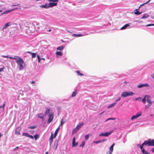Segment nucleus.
I'll return each mask as SVG.
<instances>
[{
	"instance_id": "nucleus-1",
	"label": "nucleus",
	"mask_w": 154,
	"mask_h": 154,
	"mask_svg": "<svg viewBox=\"0 0 154 154\" xmlns=\"http://www.w3.org/2000/svg\"><path fill=\"white\" fill-rule=\"evenodd\" d=\"M16 63L19 65V69L22 70L24 68L23 64L24 63V61L22 58H20V60H17L16 61Z\"/></svg>"
},
{
	"instance_id": "nucleus-2",
	"label": "nucleus",
	"mask_w": 154,
	"mask_h": 154,
	"mask_svg": "<svg viewBox=\"0 0 154 154\" xmlns=\"http://www.w3.org/2000/svg\"><path fill=\"white\" fill-rule=\"evenodd\" d=\"M146 145L148 146H154V139H149L145 141Z\"/></svg>"
},
{
	"instance_id": "nucleus-3",
	"label": "nucleus",
	"mask_w": 154,
	"mask_h": 154,
	"mask_svg": "<svg viewBox=\"0 0 154 154\" xmlns=\"http://www.w3.org/2000/svg\"><path fill=\"white\" fill-rule=\"evenodd\" d=\"M134 94L131 92H124L122 93L121 96L125 97L128 96H132Z\"/></svg>"
},
{
	"instance_id": "nucleus-4",
	"label": "nucleus",
	"mask_w": 154,
	"mask_h": 154,
	"mask_svg": "<svg viewBox=\"0 0 154 154\" xmlns=\"http://www.w3.org/2000/svg\"><path fill=\"white\" fill-rule=\"evenodd\" d=\"M84 123L83 122H82L81 123L77 125L76 127L73 129V133H75L77 132L82 127Z\"/></svg>"
},
{
	"instance_id": "nucleus-5",
	"label": "nucleus",
	"mask_w": 154,
	"mask_h": 154,
	"mask_svg": "<svg viewBox=\"0 0 154 154\" xmlns=\"http://www.w3.org/2000/svg\"><path fill=\"white\" fill-rule=\"evenodd\" d=\"M146 100L147 102L149 103V104L145 106V108L146 109L150 106L152 104V102L151 100L150 97L149 96H146Z\"/></svg>"
},
{
	"instance_id": "nucleus-6",
	"label": "nucleus",
	"mask_w": 154,
	"mask_h": 154,
	"mask_svg": "<svg viewBox=\"0 0 154 154\" xmlns=\"http://www.w3.org/2000/svg\"><path fill=\"white\" fill-rule=\"evenodd\" d=\"M113 131L112 130L111 131H110L109 132H106L105 133H101L100 134H99L100 136H106V137H107L109 135L111 134L112 133V132H113Z\"/></svg>"
},
{
	"instance_id": "nucleus-7",
	"label": "nucleus",
	"mask_w": 154,
	"mask_h": 154,
	"mask_svg": "<svg viewBox=\"0 0 154 154\" xmlns=\"http://www.w3.org/2000/svg\"><path fill=\"white\" fill-rule=\"evenodd\" d=\"M146 145V143L145 141L141 145L139 144L137 145V146L138 147H139V146H140V147L141 150V152H142V153L144 152V148H143V147L144 145Z\"/></svg>"
},
{
	"instance_id": "nucleus-8",
	"label": "nucleus",
	"mask_w": 154,
	"mask_h": 154,
	"mask_svg": "<svg viewBox=\"0 0 154 154\" xmlns=\"http://www.w3.org/2000/svg\"><path fill=\"white\" fill-rule=\"evenodd\" d=\"M21 130V128L20 127H17L15 131V134L19 135L20 134V132Z\"/></svg>"
},
{
	"instance_id": "nucleus-9",
	"label": "nucleus",
	"mask_w": 154,
	"mask_h": 154,
	"mask_svg": "<svg viewBox=\"0 0 154 154\" xmlns=\"http://www.w3.org/2000/svg\"><path fill=\"white\" fill-rule=\"evenodd\" d=\"M53 116L52 114H50L49 115V118L47 122V123L49 124L53 120Z\"/></svg>"
},
{
	"instance_id": "nucleus-10",
	"label": "nucleus",
	"mask_w": 154,
	"mask_h": 154,
	"mask_svg": "<svg viewBox=\"0 0 154 154\" xmlns=\"http://www.w3.org/2000/svg\"><path fill=\"white\" fill-rule=\"evenodd\" d=\"M114 145L115 143H113L112 144V145H111V146L110 147L109 151V153L108 154H111L112 153V151L113 150V146H114Z\"/></svg>"
},
{
	"instance_id": "nucleus-11",
	"label": "nucleus",
	"mask_w": 154,
	"mask_h": 154,
	"mask_svg": "<svg viewBox=\"0 0 154 154\" xmlns=\"http://www.w3.org/2000/svg\"><path fill=\"white\" fill-rule=\"evenodd\" d=\"M75 137L73 138L72 141V146L73 147H75L77 146L78 145V143L77 142L75 144Z\"/></svg>"
},
{
	"instance_id": "nucleus-12",
	"label": "nucleus",
	"mask_w": 154,
	"mask_h": 154,
	"mask_svg": "<svg viewBox=\"0 0 154 154\" xmlns=\"http://www.w3.org/2000/svg\"><path fill=\"white\" fill-rule=\"evenodd\" d=\"M11 25V23L10 22H8L6 23L4 26L2 28V30H3L4 29L7 28L9 26Z\"/></svg>"
},
{
	"instance_id": "nucleus-13",
	"label": "nucleus",
	"mask_w": 154,
	"mask_h": 154,
	"mask_svg": "<svg viewBox=\"0 0 154 154\" xmlns=\"http://www.w3.org/2000/svg\"><path fill=\"white\" fill-rule=\"evenodd\" d=\"M57 3L50 2L49 4V7H52L54 6H56L57 5Z\"/></svg>"
},
{
	"instance_id": "nucleus-14",
	"label": "nucleus",
	"mask_w": 154,
	"mask_h": 154,
	"mask_svg": "<svg viewBox=\"0 0 154 154\" xmlns=\"http://www.w3.org/2000/svg\"><path fill=\"white\" fill-rule=\"evenodd\" d=\"M55 54L57 57L61 56L63 54L62 52L58 51L56 52Z\"/></svg>"
},
{
	"instance_id": "nucleus-15",
	"label": "nucleus",
	"mask_w": 154,
	"mask_h": 154,
	"mask_svg": "<svg viewBox=\"0 0 154 154\" xmlns=\"http://www.w3.org/2000/svg\"><path fill=\"white\" fill-rule=\"evenodd\" d=\"M60 129V127H59L55 131V132H54V138H55L56 137V136L57 134V133H58V132L59 130Z\"/></svg>"
},
{
	"instance_id": "nucleus-16",
	"label": "nucleus",
	"mask_w": 154,
	"mask_h": 154,
	"mask_svg": "<svg viewBox=\"0 0 154 154\" xmlns=\"http://www.w3.org/2000/svg\"><path fill=\"white\" fill-rule=\"evenodd\" d=\"M38 117L43 120L44 119V115L43 113H40L38 115Z\"/></svg>"
},
{
	"instance_id": "nucleus-17",
	"label": "nucleus",
	"mask_w": 154,
	"mask_h": 154,
	"mask_svg": "<svg viewBox=\"0 0 154 154\" xmlns=\"http://www.w3.org/2000/svg\"><path fill=\"white\" fill-rule=\"evenodd\" d=\"M130 26L129 25V24H126L125 25H124V26H123V27H122L121 28V30H122V29H126V28L127 27H128Z\"/></svg>"
},
{
	"instance_id": "nucleus-18",
	"label": "nucleus",
	"mask_w": 154,
	"mask_h": 154,
	"mask_svg": "<svg viewBox=\"0 0 154 154\" xmlns=\"http://www.w3.org/2000/svg\"><path fill=\"white\" fill-rule=\"evenodd\" d=\"M53 139V135L52 134H51V137L49 139V141L50 143H52Z\"/></svg>"
},
{
	"instance_id": "nucleus-19",
	"label": "nucleus",
	"mask_w": 154,
	"mask_h": 154,
	"mask_svg": "<svg viewBox=\"0 0 154 154\" xmlns=\"http://www.w3.org/2000/svg\"><path fill=\"white\" fill-rule=\"evenodd\" d=\"M72 36H74V37H78L83 36V35L81 34H73L72 35Z\"/></svg>"
},
{
	"instance_id": "nucleus-20",
	"label": "nucleus",
	"mask_w": 154,
	"mask_h": 154,
	"mask_svg": "<svg viewBox=\"0 0 154 154\" xmlns=\"http://www.w3.org/2000/svg\"><path fill=\"white\" fill-rule=\"evenodd\" d=\"M142 112H137L136 114V116L137 117V118L139 117L141 115H142Z\"/></svg>"
},
{
	"instance_id": "nucleus-21",
	"label": "nucleus",
	"mask_w": 154,
	"mask_h": 154,
	"mask_svg": "<svg viewBox=\"0 0 154 154\" xmlns=\"http://www.w3.org/2000/svg\"><path fill=\"white\" fill-rule=\"evenodd\" d=\"M41 7L45 8H49V5H47L46 4H45V5H42Z\"/></svg>"
},
{
	"instance_id": "nucleus-22",
	"label": "nucleus",
	"mask_w": 154,
	"mask_h": 154,
	"mask_svg": "<svg viewBox=\"0 0 154 154\" xmlns=\"http://www.w3.org/2000/svg\"><path fill=\"white\" fill-rule=\"evenodd\" d=\"M64 48V47L63 46H62L59 47H58L57 48V50H59L60 51H61L63 50Z\"/></svg>"
},
{
	"instance_id": "nucleus-23",
	"label": "nucleus",
	"mask_w": 154,
	"mask_h": 154,
	"mask_svg": "<svg viewBox=\"0 0 154 154\" xmlns=\"http://www.w3.org/2000/svg\"><path fill=\"white\" fill-rule=\"evenodd\" d=\"M20 58H21L20 57L15 56L14 57L13 59L16 60H20Z\"/></svg>"
},
{
	"instance_id": "nucleus-24",
	"label": "nucleus",
	"mask_w": 154,
	"mask_h": 154,
	"mask_svg": "<svg viewBox=\"0 0 154 154\" xmlns=\"http://www.w3.org/2000/svg\"><path fill=\"white\" fill-rule=\"evenodd\" d=\"M146 96L147 95H146L142 100V101L144 103H146Z\"/></svg>"
},
{
	"instance_id": "nucleus-25",
	"label": "nucleus",
	"mask_w": 154,
	"mask_h": 154,
	"mask_svg": "<svg viewBox=\"0 0 154 154\" xmlns=\"http://www.w3.org/2000/svg\"><path fill=\"white\" fill-rule=\"evenodd\" d=\"M77 94V93L75 91H74L72 92V97H75L76 96V94Z\"/></svg>"
},
{
	"instance_id": "nucleus-26",
	"label": "nucleus",
	"mask_w": 154,
	"mask_h": 154,
	"mask_svg": "<svg viewBox=\"0 0 154 154\" xmlns=\"http://www.w3.org/2000/svg\"><path fill=\"white\" fill-rule=\"evenodd\" d=\"M137 118V117L136 116V115L133 116L131 118V120H132L134 119H136V118Z\"/></svg>"
},
{
	"instance_id": "nucleus-27",
	"label": "nucleus",
	"mask_w": 154,
	"mask_h": 154,
	"mask_svg": "<svg viewBox=\"0 0 154 154\" xmlns=\"http://www.w3.org/2000/svg\"><path fill=\"white\" fill-rule=\"evenodd\" d=\"M76 72L77 73V75H80V76H82L83 75V74L81 73L79 71H76Z\"/></svg>"
},
{
	"instance_id": "nucleus-28",
	"label": "nucleus",
	"mask_w": 154,
	"mask_h": 154,
	"mask_svg": "<svg viewBox=\"0 0 154 154\" xmlns=\"http://www.w3.org/2000/svg\"><path fill=\"white\" fill-rule=\"evenodd\" d=\"M116 104V103H114L112 104L109 105L108 106V108L112 107L114 106Z\"/></svg>"
},
{
	"instance_id": "nucleus-29",
	"label": "nucleus",
	"mask_w": 154,
	"mask_h": 154,
	"mask_svg": "<svg viewBox=\"0 0 154 154\" xmlns=\"http://www.w3.org/2000/svg\"><path fill=\"white\" fill-rule=\"evenodd\" d=\"M5 104V102H4L3 105L2 106H0V109H1V108H3V110H4V109Z\"/></svg>"
},
{
	"instance_id": "nucleus-30",
	"label": "nucleus",
	"mask_w": 154,
	"mask_h": 154,
	"mask_svg": "<svg viewBox=\"0 0 154 154\" xmlns=\"http://www.w3.org/2000/svg\"><path fill=\"white\" fill-rule=\"evenodd\" d=\"M32 58H35L36 57V53H32L31 54Z\"/></svg>"
},
{
	"instance_id": "nucleus-31",
	"label": "nucleus",
	"mask_w": 154,
	"mask_h": 154,
	"mask_svg": "<svg viewBox=\"0 0 154 154\" xmlns=\"http://www.w3.org/2000/svg\"><path fill=\"white\" fill-rule=\"evenodd\" d=\"M29 135V134L27 133H23V136H25L27 137H28Z\"/></svg>"
},
{
	"instance_id": "nucleus-32",
	"label": "nucleus",
	"mask_w": 154,
	"mask_h": 154,
	"mask_svg": "<svg viewBox=\"0 0 154 154\" xmlns=\"http://www.w3.org/2000/svg\"><path fill=\"white\" fill-rule=\"evenodd\" d=\"M37 127L36 126H30L29 127V128L31 129H33L36 128Z\"/></svg>"
},
{
	"instance_id": "nucleus-33",
	"label": "nucleus",
	"mask_w": 154,
	"mask_h": 154,
	"mask_svg": "<svg viewBox=\"0 0 154 154\" xmlns=\"http://www.w3.org/2000/svg\"><path fill=\"white\" fill-rule=\"evenodd\" d=\"M115 119V118H109V119H106L105 121V122H106V121H108L110 120H114Z\"/></svg>"
},
{
	"instance_id": "nucleus-34",
	"label": "nucleus",
	"mask_w": 154,
	"mask_h": 154,
	"mask_svg": "<svg viewBox=\"0 0 154 154\" xmlns=\"http://www.w3.org/2000/svg\"><path fill=\"white\" fill-rule=\"evenodd\" d=\"M149 17V15L147 14L144 15L142 17V18H147Z\"/></svg>"
},
{
	"instance_id": "nucleus-35",
	"label": "nucleus",
	"mask_w": 154,
	"mask_h": 154,
	"mask_svg": "<svg viewBox=\"0 0 154 154\" xmlns=\"http://www.w3.org/2000/svg\"><path fill=\"white\" fill-rule=\"evenodd\" d=\"M136 11L135 12V14H136L139 15L141 13H140V12L137 11V9H136Z\"/></svg>"
},
{
	"instance_id": "nucleus-36",
	"label": "nucleus",
	"mask_w": 154,
	"mask_h": 154,
	"mask_svg": "<svg viewBox=\"0 0 154 154\" xmlns=\"http://www.w3.org/2000/svg\"><path fill=\"white\" fill-rule=\"evenodd\" d=\"M89 135L88 134H87V135H86L85 136V140H87L88 139V138H89Z\"/></svg>"
},
{
	"instance_id": "nucleus-37",
	"label": "nucleus",
	"mask_w": 154,
	"mask_h": 154,
	"mask_svg": "<svg viewBox=\"0 0 154 154\" xmlns=\"http://www.w3.org/2000/svg\"><path fill=\"white\" fill-rule=\"evenodd\" d=\"M144 152L143 153L144 154H150V153L149 152H148L146 150H145V149L144 151Z\"/></svg>"
},
{
	"instance_id": "nucleus-38",
	"label": "nucleus",
	"mask_w": 154,
	"mask_h": 154,
	"mask_svg": "<svg viewBox=\"0 0 154 154\" xmlns=\"http://www.w3.org/2000/svg\"><path fill=\"white\" fill-rule=\"evenodd\" d=\"M49 111H50L49 109H48L46 110V112L45 113V115H46V114L49 113Z\"/></svg>"
},
{
	"instance_id": "nucleus-39",
	"label": "nucleus",
	"mask_w": 154,
	"mask_h": 154,
	"mask_svg": "<svg viewBox=\"0 0 154 154\" xmlns=\"http://www.w3.org/2000/svg\"><path fill=\"white\" fill-rule=\"evenodd\" d=\"M143 86H144L143 85V84H140V85H138L137 86V87L138 88H141L142 87H143Z\"/></svg>"
},
{
	"instance_id": "nucleus-40",
	"label": "nucleus",
	"mask_w": 154,
	"mask_h": 154,
	"mask_svg": "<svg viewBox=\"0 0 154 154\" xmlns=\"http://www.w3.org/2000/svg\"><path fill=\"white\" fill-rule=\"evenodd\" d=\"M37 58H38V62H40V60H41V58H40L39 56L38 55L37 56Z\"/></svg>"
},
{
	"instance_id": "nucleus-41",
	"label": "nucleus",
	"mask_w": 154,
	"mask_h": 154,
	"mask_svg": "<svg viewBox=\"0 0 154 154\" xmlns=\"http://www.w3.org/2000/svg\"><path fill=\"white\" fill-rule=\"evenodd\" d=\"M141 100V98L140 97L137 98L135 99V100L136 101L138 100Z\"/></svg>"
},
{
	"instance_id": "nucleus-42",
	"label": "nucleus",
	"mask_w": 154,
	"mask_h": 154,
	"mask_svg": "<svg viewBox=\"0 0 154 154\" xmlns=\"http://www.w3.org/2000/svg\"><path fill=\"white\" fill-rule=\"evenodd\" d=\"M101 142H102L101 140H100L98 141H96L94 142V143L97 144V143H100Z\"/></svg>"
},
{
	"instance_id": "nucleus-43",
	"label": "nucleus",
	"mask_w": 154,
	"mask_h": 154,
	"mask_svg": "<svg viewBox=\"0 0 154 154\" xmlns=\"http://www.w3.org/2000/svg\"><path fill=\"white\" fill-rule=\"evenodd\" d=\"M59 0H48L49 2H57Z\"/></svg>"
},
{
	"instance_id": "nucleus-44",
	"label": "nucleus",
	"mask_w": 154,
	"mask_h": 154,
	"mask_svg": "<svg viewBox=\"0 0 154 154\" xmlns=\"http://www.w3.org/2000/svg\"><path fill=\"white\" fill-rule=\"evenodd\" d=\"M5 69V67H4L3 68H2L0 69V72H3L4 71V69Z\"/></svg>"
},
{
	"instance_id": "nucleus-45",
	"label": "nucleus",
	"mask_w": 154,
	"mask_h": 154,
	"mask_svg": "<svg viewBox=\"0 0 154 154\" xmlns=\"http://www.w3.org/2000/svg\"><path fill=\"white\" fill-rule=\"evenodd\" d=\"M154 26V24H148L146 25V26Z\"/></svg>"
},
{
	"instance_id": "nucleus-46",
	"label": "nucleus",
	"mask_w": 154,
	"mask_h": 154,
	"mask_svg": "<svg viewBox=\"0 0 154 154\" xmlns=\"http://www.w3.org/2000/svg\"><path fill=\"white\" fill-rule=\"evenodd\" d=\"M38 136V135L37 134H36V135L34 136V137L35 140H36L37 139V136Z\"/></svg>"
},
{
	"instance_id": "nucleus-47",
	"label": "nucleus",
	"mask_w": 154,
	"mask_h": 154,
	"mask_svg": "<svg viewBox=\"0 0 154 154\" xmlns=\"http://www.w3.org/2000/svg\"><path fill=\"white\" fill-rule=\"evenodd\" d=\"M28 137H30V138H31L32 139H33V137L32 135H29Z\"/></svg>"
},
{
	"instance_id": "nucleus-48",
	"label": "nucleus",
	"mask_w": 154,
	"mask_h": 154,
	"mask_svg": "<svg viewBox=\"0 0 154 154\" xmlns=\"http://www.w3.org/2000/svg\"><path fill=\"white\" fill-rule=\"evenodd\" d=\"M150 1V0H149L148 2H147L144 3V4H142V5H141V6H142V5H144L145 4H146L147 3H148V2H149Z\"/></svg>"
},
{
	"instance_id": "nucleus-49",
	"label": "nucleus",
	"mask_w": 154,
	"mask_h": 154,
	"mask_svg": "<svg viewBox=\"0 0 154 154\" xmlns=\"http://www.w3.org/2000/svg\"><path fill=\"white\" fill-rule=\"evenodd\" d=\"M18 148H19V147H18V146H17V147H16L15 148H14V149L13 150H16V149H18Z\"/></svg>"
},
{
	"instance_id": "nucleus-50",
	"label": "nucleus",
	"mask_w": 154,
	"mask_h": 154,
	"mask_svg": "<svg viewBox=\"0 0 154 154\" xmlns=\"http://www.w3.org/2000/svg\"><path fill=\"white\" fill-rule=\"evenodd\" d=\"M143 86H144L148 87V85L147 84H146L143 85Z\"/></svg>"
},
{
	"instance_id": "nucleus-51",
	"label": "nucleus",
	"mask_w": 154,
	"mask_h": 154,
	"mask_svg": "<svg viewBox=\"0 0 154 154\" xmlns=\"http://www.w3.org/2000/svg\"><path fill=\"white\" fill-rule=\"evenodd\" d=\"M84 144L85 143L83 142L82 145H80V146H82L83 147L84 146Z\"/></svg>"
},
{
	"instance_id": "nucleus-52",
	"label": "nucleus",
	"mask_w": 154,
	"mask_h": 154,
	"mask_svg": "<svg viewBox=\"0 0 154 154\" xmlns=\"http://www.w3.org/2000/svg\"><path fill=\"white\" fill-rule=\"evenodd\" d=\"M10 12V11H7L6 12H3V14H7V13H8V12Z\"/></svg>"
},
{
	"instance_id": "nucleus-53",
	"label": "nucleus",
	"mask_w": 154,
	"mask_h": 154,
	"mask_svg": "<svg viewBox=\"0 0 154 154\" xmlns=\"http://www.w3.org/2000/svg\"><path fill=\"white\" fill-rule=\"evenodd\" d=\"M63 123H64V122H63L62 119L61 121V124H60V125H62L63 124Z\"/></svg>"
},
{
	"instance_id": "nucleus-54",
	"label": "nucleus",
	"mask_w": 154,
	"mask_h": 154,
	"mask_svg": "<svg viewBox=\"0 0 154 154\" xmlns=\"http://www.w3.org/2000/svg\"><path fill=\"white\" fill-rule=\"evenodd\" d=\"M120 99H121V98H120V97L119 98V99H117V100H116V102L118 101H119V100H120Z\"/></svg>"
},
{
	"instance_id": "nucleus-55",
	"label": "nucleus",
	"mask_w": 154,
	"mask_h": 154,
	"mask_svg": "<svg viewBox=\"0 0 154 154\" xmlns=\"http://www.w3.org/2000/svg\"><path fill=\"white\" fill-rule=\"evenodd\" d=\"M152 77L153 78V79H154V73H153L152 75Z\"/></svg>"
},
{
	"instance_id": "nucleus-56",
	"label": "nucleus",
	"mask_w": 154,
	"mask_h": 154,
	"mask_svg": "<svg viewBox=\"0 0 154 154\" xmlns=\"http://www.w3.org/2000/svg\"><path fill=\"white\" fill-rule=\"evenodd\" d=\"M151 151L152 152H154V148H153L151 149Z\"/></svg>"
},
{
	"instance_id": "nucleus-57",
	"label": "nucleus",
	"mask_w": 154,
	"mask_h": 154,
	"mask_svg": "<svg viewBox=\"0 0 154 154\" xmlns=\"http://www.w3.org/2000/svg\"><path fill=\"white\" fill-rule=\"evenodd\" d=\"M31 83L32 84H35V81H32Z\"/></svg>"
},
{
	"instance_id": "nucleus-58",
	"label": "nucleus",
	"mask_w": 154,
	"mask_h": 154,
	"mask_svg": "<svg viewBox=\"0 0 154 154\" xmlns=\"http://www.w3.org/2000/svg\"><path fill=\"white\" fill-rule=\"evenodd\" d=\"M27 53H29V54H31L32 53L31 52H30V51H27Z\"/></svg>"
},
{
	"instance_id": "nucleus-59",
	"label": "nucleus",
	"mask_w": 154,
	"mask_h": 154,
	"mask_svg": "<svg viewBox=\"0 0 154 154\" xmlns=\"http://www.w3.org/2000/svg\"><path fill=\"white\" fill-rule=\"evenodd\" d=\"M3 57H4L8 58V56H4Z\"/></svg>"
},
{
	"instance_id": "nucleus-60",
	"label": "nucleus",
	"mask_w": 154,
	"mask_h": 154,
	"mask_svg": "<svg viewBox=\"0 0 154 154\" xmlns=\"http://www.w3.org/2000/svg\"><path fill=\"white\" fill-rule=\"evenodd\" d=\"M106 140L105 139H103L102 140H101L102 142H103L105 141Z\"/></svg>"
},
{
	"instance_id": "nucleus-61",
	"label": "nucleus",
	"mask_w": 154,
	"mask_h": 154,
	"mask_svg": "<svg viewBox=\"0 0 154 154\" xmlns=\"http://www.w3.org/2000/svg\"><path fill=\"white\" fill-rule=\"evenodd\" d=\"M9 58L11 59H13L14 57H9Z\"/></svg>"
},
{
	"instance_id": "nucleus-62",
	"label": "nucleus",
	"mask_w": 154,
	"mask_h": 154,
	"mask_svg": "<svg viewBox=\"0 0 154 154\" xmlns=\"http://www.w3.org/2000/svg\"><path fill=\"white\" fill-rule=\"evenodd\" d=\"M48 152H46L45 153V154H48Z\"/></svg>"
},
{
	"instance_id": "nucleus-63",
	"label": "nucleus",
	"mask_w": 154,
	"mask_h": 154,
	"mask_svg": "<svg viewBox=\"0 0 154 154\" xmlns=\"http://www.w3.org/2000/svg\"><path fill=\"white\" fill-rule=\"evenodd\" d=\"M49 32H51V29H49L48 30Z\"/></svg>"
},
{
	"instance_id": "nucleus-64",
	"label": "nucleus",
	"mask_w": 154,
	"mask_h": 154,
	"mask_svg": "<svg viewBox=\"0 0 154 154\" xmlns=\"http://www.w3.org/2000/svg\"><path fill=\"white\" fill-rule=\"evenodd\" d=\"M124 83H125V84L127 83V82H126V81H125V82H124Z\"/></svg>"
}]
</instances>
